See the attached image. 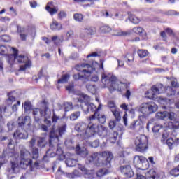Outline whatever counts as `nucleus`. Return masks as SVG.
Wrapping results in <instances>:
<instances>
[{
  "instance_id": "obj_31",
  "label": "nucleus",
  "mask_w": 179,
  "mask_h": 179,
  "mask_svg": "<svg viewBox=\"0 0 179 179\" xmlns=\"http://www.w3.org/2000/svg\"><path fill=\"white\" fill-rule=\"evenodd\" d=\"M6 51V47L3 45L0 46V55H3V54H5ZM3 62L2 60L0 59V71H3Z\"/></svg>"
},
{
  "instance_id": "obj_35",
  "label": "nucleus",
  "mask_w": 179,
  "mask_h": 179,
  "mask_svg": "<svg viewBox=\"0 0 179 179\" xmlns=\"http://www.w3.org/2000/svg\"><path fill=\"white\" fill-rule=\"evenodd\" d=\"M86 89L87 90H88V92H90L92 94H94V93H96V91L97 90L96 88V85H91V84H87Z\"/></svg>"
},
{
  "instance_id": "obj_44",
  "label": "nucleus",
  "mask_w": 179,
  "mask_h": 179,
  "mask_svg": "<svg viewBox=\"0 0 179 179\" xmlns=\"http://www.w3.org/2000/svg\"><path fill=\"white\" fill-rule=\"evenodd\" d=\"M167 118H169V120H170L172 122L176 121V120H177V115H176L174 112L168 113Z\"/></svg>"
},
{
  "instance_id": "obj_6",
  "label": "nucleus",
  "mask_w": 179,
  "mask_h": 179,
  "mask_svg": "<svg viewBox=\"0 0 179 179\" xmlns=\"http://www.w3.org/2000/svg\"><path fill=\"white\" fill-rule=\"evenodd\" d=\"M14 54L9 55L8 56V63L11 65H13V62H19V64H25L24 65H22L20 67V71H26L27 68H30L31 66V61L29 59V57L24 55H18L17 56V50L14 48H12Z\"/></svg>"
},
{
  "instance_id": "obj_58",
  "label": "nucleus",
  "mask_w": 179,
  "mask_h": 179,
  "mask_svg": "<svg viewBox=\"0 0 179 179\" xmlns=\"http://www.w3.org/2000/svg\"><path fill=\"white\" fill-rule=\"evenodd\" d=\"M10 11L11 12L12 16H13V17L17 16V12L13 7L10 8Z\"/></svg>"
},
{
  "instance_id": "obj_52",
  "label": "nucleus",
  "mask_w": 179,
  "mask_h": 179,
  "mask_svg": "<svg viewBox=\"0 0 179 179\" xmlns=\"http://www.w3.org/2000/svg\"><path fill=\"white\" fill-rule=\"evenodd\" d=\"M58 120H59V117L57 116L55 114V113H54V110H53V115H52V122H54L55 124H57V122H58Z\"/></svg>"
},
{
  "instance_id": "obj_48",
  "label": "nucleus",
  "mask_w": 179,
  "mask_h": 179,
  "mask_svg": "<svg viewBox=\"0 0 179 179\" xmlns=\"http://www.w3.org/2000/svg\"><path fill=\"white\" fill-rule=\"evenodd\" d=\"M36 141V138L33 137L29 142V148L31 149L34 148Z\"/></svg>"
},
{
  "instance_id": "obj_18",
  "label": "nucleus",
  "mask_w": 179,
  "mask_h": 179,
  "mask_svg": "<svg viewBox=\"0 0 179 179\" xmlns=\"http://www.w3.org/2000/svg\"><path fill=\"white\" fill-rule=\"evenodd\" d=\"M13 136L17 139H27V138H29V134L24 131V129H22V131L17 129L14 133Z\"/></svg>"
},
{
  "instance_id": "obj_26",
  "label": "nucleus",
  "mask_w": 179,
  "mask_h": 179,
  "mask_svg": "<svg viewBox=\"0 0 179 179\" xmlns=\"http://www.w3.org/2000/svg\"><path fill=\"white\" fill-rule=\"evenodd\" d=\"M65 163L68 167H75L78 163V159H75L73 158H68L66 159Z\"/></svg>"
},
{
  "instance_id": "obj_50",
  "label": "nucleus",
  "mask_w": 179,
  "mask_h": 179,
  "mask_svg": "<svg viewBox=\"0 0 179 179\" xmlns=\"http://www.w3.org/2000/svg\"><path fill=\"white\" fill-rule=\"evenodd\" d=\"M162 129V126L159 124H156L152 127V132L157 134Z\"/></svg>"
},
{
  "instance_id": "obj_29",
  "label": "nucleus",
  "mask_w": 179,
  "mask_h": 179,
  "mask_svg": "<svg viewBox=\"0 0 179 179\" xmlns=\"http://www.w3.org/2000/svg\"><path fill=\"white\" fill-rule=\"evenodd\" d=\"M47 145V141H45V138L39 137L37 140L38 148H44Z\"/></svg>"
},
{
  "instance_id": "obj_20",
  "label": "nucleus",
  "mask_w": 179,
  "mask_h": 179,
  "mask_svg": "<svg viewBox=\"0 0 179 179\" xmlns=\"http://www.w3.org/2000/svg\"><path fill=\"white\" fill-rule=\"evenodd\" d=\"M50 30L52 31H59V30H62V24L59 22H57V20H52V23L50 25Z\"/></svg>"
},
{
  "instance_id": "obj_38",
  "label": "nucleus",
  "mask_w": 179,
  "mask_h": 179,
  "mask_svg": "<svg viewBox=\"0 0 179 179\" xmlns=\"http://www.w3.org/2000/svg\"><path fill=\"white\" fill-rule=\"evenodd\" d=\"M10 171L14 174L19 173V166H17V164H15V162H11V169Z\"/></svg>"
},
{
  "instance_id": "obj_63",
  "label": "nucleus",
  "mask_w": 179,
  "mask_h": 179,
  "mask_svg": "<svg viewBox=\"0 0 179 179\" xmlns=\"http://www.w3.org/2000/svg\"><path fill=\"white\" fill-rule=\"evenodd\" d=\"M116 123L114 121H110L109 122V128L110 129H113V128H115Z\"/></svg>"
},
{
  "instance_id": "obj_36",
  "label": "nucleus",
  "mask_w": 179,
  "mask_h": 179,
  "mask_svg": "<svg viewBox=\"0 0 179 179\" xmlns=\"http://www.w3.org/2000/svg\"><path fill=\"white\" fill-rule=\"evenodd\" d=\"M64 106L65 113H68V111H71V110L73 108V105L72 104V102H65Z\"/></svg>"
},
{
  "instance_id": "obj_15",
  "label": "nucleus",
  "mask_w": 179,
  "mask_h": 179,
  "mask_svg": "<svg viewBox=\"0 0 179 179\" xmlns=\"http://www.w3.org/2000/svg\"><path fill=\"white\" fill-rule=\"evenodd\" d=\"M120 171L122 174H123L127 178L134 177V171H132V168H131L130 165H124L120 166Z\"/></svg>"
},
{
  "instance_id": "obj_17",
  "label": "nucleus",
  "mask_w": 179,
  "mask_h": 179,
  "mask_svg": "<svg viewBox=\"0 0 179 179\" xmlns=\"http://www.w3.org/2000/svg\"><path fill=\"white\" fill-rule=\"evenodd\" d=\"M94 34H96V29L90 27L84 29V31L80 34V37L82 38H86L87 36H94Z\"/></svg>"
},
{
  "instance_id": "obj_55",
  "label": "nucleus",
  "mask_w": 179,
  "mask_h": 179,
  "mask_svg": "<svg viewBox=\"0 0 179 179\" xmlns=\"http://www.w3.org/2000/svg\"><path fill=\"white\" fill-rule=\"evenodd\" d=\"M1 40L4 41V43H8V41L10 40V37H9L8 35H3L1 36Z\"/></svg>"
},
{
  "instance_id": "obj_25",
  "label": "nucleus",
  "mask_w": 179,
  "mask_h": 179,
  "mask_svg": "<svg viewBox=\"0 0 179 179\" xmlns=\"http://www.w3.org/2000/svg\"><path fill=\"white\" fill-rule=\"evenodd\" d=\"M127 15L129 16V20H130V22H131V23H134V24H138L139 23V22H141V20H139V18H138V17L132 15V13L128 12Z\"/></svg>"
},
{
  "instance_id": "obj_61",
  "label": "nucleus",
  "mask_w": 179,
  "mask_h": 179,
  "mask_svg": "<svg viewBox=\"0 0 179 179\" xmlns=\"http://www.w3.org/2000/svg\"><path fill=\"white\" fill-rule=\"evenodd\" d=\"M17 106H20V101H17V104H14L12 107L13 111H17Z\"/></svg>"
},
{
  "instance_id": "obj_3",
  "label": "nucleus",
  "mask_w": 179,
  "mask_h": 179,
  "mask_svg": "<svg viewBox=\"0 0 179 179\" xmlns=\"http://www.w3.org/2000/svg\"><path fill=\"white\" fill-rule=\"evenodd\" d=\"M113 152L108 151H103L101 153L95 152L87 157L85 162L87 164L92 163L96 166H103L110 169L111 167V160H113Z\"/></svg>"
},
{
  "instance_id": "obj_42",
  "label": "nucleus",
  "mask_w": 179,
  "mask_h": 179,
  "mask_svg": "<svg viewBox=\"0 0 179 179\" xmlns=\"http://www.w3.org/2000/svg\"><path fill=\"white\" fill-rule=\"evenodd\" d=\"M32 149V159L37 160L38 159V148H33Z\"/></svg>"
},
{
  "instance_id": "obj_57",
  "label": "nucleus",
  "mask_w": 179,
  "mask_h": 179,
  "mask_svg": "<svg viewBox=\"0 0 179 179\" xmlns=\"http://www.w3.org/2000/svg\"><path fill=\"white\" fill-rule=\"evenodd\" d=\"M59 19H63V17H66V13L65 11H61L58 14Z\"/></svg>"
},
{
  "instance_id": "obj_34",
  "label": "nucleus",
  "mask_w": 179,
  "mask_h": 179,
  "mask_svg": "<svg viewBox=\"0 0 179 179\" xmlns=\"http://www.w3.org/2000/svg\"><path fill=\"white\" fill-rule=\"evenodd\" d=\"M136 179H157V178H156L155 174L150 175V173H148L146 177L143 175L137 174Z\"/></svg>"
},
{
  "instance_id": "obj_41",
  "label": "nucleus",
  "mask_w": 179,
  "mask_h": 179,
  "mask_svg": "<svg viewBox=\"0 0 179 179\" xmlns=\"http://www.w3.org/2000/svg\"><path fill=\"white\" fill-rule=\"evenodd\" d=\"M149 52L148 50H138V55L140 58H145V57H148Z\"/></svg>"
},
{
  "instance_id": "obj_56",
  "label": "nucleus",
  "mask_w": 179,
  "mask_h": 179,
  "mask_svg": "<svg viewBox=\"0 0 179 179\" xmlns=\"http://www.w3.org/2000/svg\"><path fill=\"white\" fill-rule=\"evenodd\" d=\"M108 106L110 108H112L111 110H116L115 108V103H114V101H109L108 103Z\"/></svg>"
},
{
  "instance_id": "obj_51",
  "label": "nucleus",
  "mask_w": 179,
  "mask_h": 179,
  "mask_svg": "<svg viewBox=\"0 0 179 179\" xmlns=\"http://www.w3.org/2000/svg\"><path fill=\"white\" fill-rule=\"evenodd\" d=\"M100 145V141L99 139L94 140L92 143V148H99Z\"/></svg>"
},
{
  "instance_id": "obj_47",
  "label": "nucleus",
  "mask_w": 179,
  "mask_h": 179,
  "mask_svg": "<svg viewBox=\"0 0 179 179\" xmlns=\"http://www.w3.org/2000/svg\"><path fill=\"white\" fill-rule=\"evenodd\" d=\"M134 33H136V34H142L143 33V28L141 27H134L133 28Z\"/></svg>"
},
{
  "instance_id": "obj_22",
  "label": "nucleus",
  "mask_w": 179,
  "mask_h": 179,
  "mask_svg": "<svg viewBox=\"0 0 179 179\" xmlns=\"http://www.w3.org/2000/svg\"><path fill=\"white\" fill-rule=\"evenodd\" d=\"M76 153L79 155L81 157H86L89 155V152L85 147L80 148V146L77 145L76 148Z\"/></svg>"
},
{
  "instance_id": "obj_13",
  "label": "nucleus",
  "mask_w": 179,
  "mask_h": 179,
  "mask_svg": "<svg viewBox=\"0 0 179 179\" xmlns=\"http://www.w3.org/2000/svg\"><path fill=\"white\" fill-rule=\"evenodd\" d=\"M90 126V122H89L88 124H86L85 122H80L78 123L75 126V130L77 131V132H83V139H86L87 138H90V136H89V133L87 132V129H89V127Z\"/></svg>"
},
{
  "instance_id": "obj_9",
  "label": "nucleus",
  "mask_w": 179,
  "mask_h": 179,
  "mask_svg": "<svg viewBox=\"0 0 179 179\" xmlns=\"http://www.w3.org/2000/svg\"><path fill=\"white\" fill-rule=\"evenodd\" d=\"M157 105L153 101H150L147 103H143L140 105L138 111L143 114V115H150V114H154L157 111Z\"/></svg>"
},
{
  "instance_id": "obj_2",
  "label": "nucleus",
  "mask_w": 179,
  "mask_h": 179,
  "mask_svg": "<svg viewBox=\"0 0 179 179\" xmlns=\"http://www.w3.org/2000/svg\"><path fill=\"white\" fill-rule=\"evenodd\" d=\"M101 64L97 62H93L92 65L89 64H78L76 65V69L78 73L74 74L73 78L74 80H82L83 79H90V76L93 72H97V69H102L104 71V60L100 61Z\"/></svg>"
},
{
  "instance_id": "obj_4",
  "label": "nucleus",
  "mask_w": 179,
  "mask_h": 179,
  "mask_svg": "<svg viewBox=\"0 0 179 179\" xmlns=\"http://www.w3.org/2000/svg\"><path fill=\"white\" fill-rule=\"evenodd\" d=\"M65 132H66V124L59 127L57 130L52 129L50 131L49 134V146L50 148L57 146L56 153H53L52 156H55V155H57V156H62V155H64V151L62 150V148H61L60 145L57 143L59 142V138L62 136Z\"/></svg>"
},
{
  "instance_id": "obj_37",
  "label": "nucleus",
  "mask_w": 179,
  "mask_h": 179,
  "mask_svg": "<svg viewBox=\"0 0 179 179\" xmlns=\"http://www.w3.org/2000/svg\"><path fill=\"white\" fill-rule=\"evenodd\" d=\"M80 117V111H76L70 115V120L71 121H76V120H78Z\"/></svg>"
},
{
  "instance_id": "obj_30",
  "label": "nucleus",
  "mask_w": 179,
  "mask_h": 179,
  "mask_svg": "<svg viewBox=\"0 0 179 179\" xmlns=\"http://www.w3.org/2000/svg\"><path fill=\"white\" fill-rule=\"evenodd\" d=\"M22 107L24 108V112L27 113V111H30L33 108V105H31V102L27 101L24 102Z\"/></svg>"
},
{
  "instance_id": "obj_24",
  "label": "nucleus",
  "mask_w": 179,
  "mask_h": 179,
  "mask_svg": "<svg viewBox=\"0 0 179 179\" xmlns=\"http://www.w3.org/2000/svg\"><path fill=\"white\" fill-rule=\"evenodd\" d=\"M52 2L48 3L45 9L48 12H49L50 15L52 16L53 15H55V13H58V8L57 7H52Z\"/></svg>"
},
{
  "instance_id": "obj_16",
  "label": "nucleus",
  "mask_w": 179,
  "mask_h": 179,
  "mask_svg": "<svg viewBox=\"0 0 179 179\" xmlns=\"http://www.w3.org/2000/svg\"><path fill=\"white\" fill-rule=\"evenodd\" d=\"M42 104L44 106V110L41 111V117H44L45 120L50 118L51 117V110L48 108V102H46L45 100L42 101Z\"/></svg>"
},
{
  "instance_id": "obj_8",
  "label": "nucleus",
  "mask_w": 179,
  "mask_h": 179,
  "mask_svg": "<svg viewBox=\"0 0 179 179\" xmlns=\"http://www.w3.org/2000/svg\"><path fill=\"white\" fill-rule=\"evenodd\" d=\"M101 82L104 85V87H108L110 93H113L114 90H120V85L117 81V77L111 74H106L104 73L101 75Z\"/></svg>"
},
{
  "instance_id": "obj_23",
  "label": "nucleus",
  "mask_w": 179,
  "mask_h": 179,
  "mask_svg": "<svg viewBox=\"0 0 179 179\" xmlns=\"http://www.w3.org/2000/svg\"><path fill=\"white\" fill-rule=\"evenodd\" d=\"M107 136H108V142L110 143H115L117 142V138H118V132L112 131L109 134L108 133Z\"/></svg>"
},
{
  "instance_id": "obj_45",
  "label": "nucleus",
  "mask_w": 179,
  "mask_h": 179,
  "mask_svg": "<svg viewBox=\"0 0 179 179\" xmlns=\"http://www.w3.org/2000/svg\"><path fill=\"white\" fill-rule=\"evenodd\" d=\"M73 19L76 22H82V20H83V15L82 14L76 13L73 15Z\"/></svg>"
},
{
  "instance_id": "obj_64",
  "label": "nucleus",
  "mask_w": 179,
  "mask_h": 179,
  "mask_svg": "<svg viewBox=\"0 0 179 179\" xmlns=\"http://www.w3.org/2000/svg\"><path fill=\"white\" fill-rule=\"evenodd\" d=\"M130 129H135L136 128V122H132L129 125Z\"/></svg>"
},
{
  "instance_id": "obj_10",
  "label": "nucleus",
  "mask_w": 179,
  "mask_h": 179,
  "mask_svg": "<svg viewBox=\"0 0 179 179\" xmlns=\"http://www.w3.org/2000/svg\"><path fill=\"white\" fill-rule=\"evenodd\" d=\"M134 143L136 152L145 153L148 150V137L146 136L141 135L137 136Z\"/></svg>"
},
{
  "instance_id": "obj_60",
  "label": "nucleus",
  "mask_w": 179,
  "mask_h": 179,
  "mask_svg": "<svg viewBox=\"0 0 179 179\" xmlns=\"http://www.w3.org/2000/svg\"><path fill=\"white\" fill-rule=\"evenodd\" d=\"M17 33H20V34H22V33L24 32V28L20 27V25H17Z\"/></svg>"
},
{
  "instance_id": "obj_7",
  "label": "nucleus",
  "mask_w": 179,
  "mask_h": 179,
  "mask_svg": "<svg viewBox=\"0 0 179 179\" xmlns=\"http://www.w3.org/2000/svg\"><path fill=\"white\" fill-rule=\"evenodd\" d=\"M99 124H106V122H101V121H99L94 123L90 122V126L87 129V133L90 138L92 136H94L96 134L101 136V138H106L107 135H108V129L107 127Z\"/></svg>"
},
{
  "instance_id": "obj_46",
  "label": "nucleus",
  "mask_w": 179,
  "mask_h": 179,
  "mask_svg": "<svg viewBox=\"0 0 179 179\" xmlns=\"http://www.w3.org/2000/svg\"><path fill=\"white\" fill-rule=\"evenodd\" d=\"M164 15H166V16H173L174 15H179V13L174 10H169L164 13Z\"/></svg>"
},
{
  "instance_id": "obj_21",
  "label": "nucleus",
  "mask_w": 179,
  "mask_h": 179,
  "mask_svg": "<svg viewBox=\"0 0 179 179\" xmlns=\"http://www.w3.org/2000/svg\"><path fill=\"white\" fill-rule=\"evenodd\" d=\"M79 169L85 174V178L93 179V171H90L83 166H79Z\"/></svg>"
},
{
  "instance_id": "obj_49",
  "label": "nucleus",
  "mask_w": 179,
  "mask_h": 179,
  "mask_svg": "<svg viewBox=\"0 0 179 179\" xmlns=\"http://www.w3.org/2000/svg\"><path fill=\"white\" fill-rule=\"evenodd\" d=\"M166 145L169 146V149H171L173 145H174V138H170L166 140Z\"/></svg>"
},
{
  "instance_id": "obj_14",
  "label": "nucleus",
  "mask_w": 179,
  "mask_h": 179,
  "mask_svg": "<svg viewBox=\"0 0 179 179\" xmlns=\"http://www.w3.org/2000/svg\"><path fill=\"white\" fill-rule=\"evenodd\" d=\"M31 124V119H30L29 116H20L17 120L18 127L21 128V129H24V125H28L30 127Z\"/></svg>"
},
{
  "instance_id": "obj_62",
  "label": "nucleus",
  "mask_w": 179,
  "mask_h": 179,
  "mask_svg": "<svg viewBox=\"0 0 179 179\" xmlns=\"http://www.w3.org/2000/svg\"><path fill=\"white\" fill-rule=\"evenodd\" d=\"M72 36H73V31H72V30L69 31L66 34V36L67 37V38H71V37H72Z\"/></svg>"
},
{
  "instance_id": "obj_53",
  "label": "nucleus",
  "mask_w": 179,
  "mask_h": 179,
  "mask_svg": "<svg viewBox=\"0 0 179 179\" xmlns=\"http://www.w3.org/2000/svg\"><path fill=\"white\" fill-rule=\"evenodd\" d=\"M7 127L8 128V129L10 131H12V129H13V128H15V122H9L8 124H7Z\"/></svg>"
},
{
  "instance_id": "obj_39",
  "label": "nucleus",
  "mask_w": 179,
  "mask_h": 179,
  "mask_svg": "<svg viewBox=\"0 0 179 179\" xmlns=\"http://www.w3.org/2000/svg\"><path fill=\"white\" fill-rule=\"evenodd\" d=\"M107 174H108V171L106 169H99L96 172L97 177H103V176H106Z\"/></svg>"
},
{
  "instance_id": "obj_5",
  "label": "nucleus",
  "mask_w": 179,
  "mask_h": 179,
  "mask_svg": "<svg viewBox=\"0 0 179 179\" xmlns=\"http://www.w3.org/2000/svg\"><path fill=\"white\" fill-rule=\"evenodd\" d=\"M30 152L26 148H22L20 150V157L21 161L20 162V167L21 169H27L29 166L30 171H36L37 169H40V163L38 161H35L33 164V160L30 159Z\"/></svg>"
},
{
  "instance_id": "obj_11",
  "label": "nucleus",
  "mask_w": 179,
  "mask_h": 179,
  "mask_svg": "<svg viewBox=\"0 0 179 179\" xmlns=\"http://www.w3.org/2000/svg\"><path fill=\"white\" fill-rule=\"evenodd\" d=\"M133 164L136 169L140 170H146L149 167V161L143 156L135 155L134 157Z\"/></svg>"
},
{
  "instance_id": "obj_28",
  "label": "nucleus",
  "mask_w": 179,
  "mask_h": 179,
  "mask_svg": "<svg viewBox=\"0 0 179 179\" xmlns=\"http://www.w3.org/2000/svg\"><path fill=\"white\" fill-rule=\"evenodd\" d=\"M167 115H169V112L167 111L158 112L156 114V118L157 120H166Z\"/></svg>"
},
{
  "instance_id": "obj_54",
  "label": "nucleus",
  "mask_w": 179,
  "mask_h": 179,
  "mask_svg": "<svg viewBox=\"0 0 179 179\" xmlns=\"http://www.w3.org/2000/svg\"><path fill=\"white\" fill-rule=\"evenodd\" d=\"M102 15L105 16V17H113V14H110L107 10H103Z\"/></svg>"
},
{
  "instance_id": "obj_1",
  "label": "nucleus",
  "mask_w": 179,
  "mask_h": 179,
  "mask_svg": "<svg viewBox=\"0 0 179 179\" xmlns=\"http://www.w3.org/2000/svg\"><path fill=\"white\" fill-rule=\"evenodd\" d=\"M79 103H81L80 107L85 114H89V113H94L88 117V122L91 124L94 122H106L107 117L106 115H101L99 111L101 110L102 105L99 103L97 107L94 103H90V96L87 94H81L78 98Z\"/></svg>"
},
{
  "instance_id": "obj_59",
  "label": "nucleus",
  "mask_w": 179,
  "mask_h": 179,
  "mask_svg": "<svg viewBox=\"0 0 179 179\" xmlns=\"http://www.w3.org/2000/svg\"><path fill=\"white\" fill-rule=\"evenodd\" d=\"M171 174H172V176H173L174 177H178L179 176V171H176V168L173 169L171 171Z\"/></svg>"
},
{
  "instance_id": "obj_12",
  "label": "nucleus",
  "mask_w": 179,
  "mask_h": 179,
  "mask_svg": "<svg viewBox=\"0 0 179 179\" xmlns=\"http://www.w3.org/2000/svg\"><path fill=\"white\" fill-rule=\"evenodd\" d=\"M10 146H12V140L9 141L8 145V148L3 152V154L0 157L1 164H5V163H8V159L9 157H13V156H15V150L10 149Z\"/></svg>"
},
{
  "instance_id": "obj_32",
  "label": "nucleus",
  "mask_w": 179,
  "mask_h": 179,
  "mask_svg": "<svg viewBox=\"0 0 179 179\" xmlns=\"http://www.w3.org/2000/svg\"><path fill=\"white\" fill-rule=\"evenodd\" d=\"M41 111H43V109L40 108H34L33 110L32 114L34 116L35 120L37 122L40 121V119L36 116L38 115V114H40V116L41 117Z\"/></svg>"
},
{
  "instance_id": "obj_40",
  "label": "nucleus",
  "mask_w": 179,
  "mask_h": 179,
  "mask_svg": "<svg viewBox=\"0 0 179 179\" xmlns=\"http://www.w3.org/2000/svg\"><path fill=\"white\" fill-rule=\"evenodd\" d=\"M111 27L108 25H102L100 27V31L101 33H110Z\"/></svg>"
},
{
  "instance_id": "obj_19",
  "label": "nucleus",
  "mask_w": 179,
  "mask_h": 179,
  "mask_svg": "<svg viewBox=\"0 0 179 179\" xmlns=\"http://www.w3.org/2000/svg\"><path fill=\"white\" fill-rule=\"evenodd\" d=\"M151 90L155 94H162V93H163L166 89L162 84H159L158 85H153Z\"/></svg>"
},
{
  "instance_id": "obj_27",
  "label": "nucleus",
  "mask_w": 179,
  "mask_h": 179,
  "mask_svg": "<svg viewBox=\"0 0 179 179\" xmlns=\"http://www.w3.org/2000/svg\"><path fill=\"white\" fill-rule=\"evenodd\" d=\"M168 127L171 129H179V120H178V119H176V120H173V122H169L168 123Z\"/></svg>"
},
{
  "instance_id": "obj_33",
  "label": "nucleus",
  "mask_w": 179,
  "mask_h": 179,
  "mask_svg": "<svg viewBox=\"0 0 179 179\" xmlns=\"http://www.w3.org/2000/svg\"><path fill=\"white\" fill-rule=\"evenodd\" d=\"M71 76L69 74H64L62 76V78L57 80V83H66L69 80Z\"/></svg>"
},
{
  "instance_id": "obj_43",
  "label": "nucleus",
  "mask_w": 179,
  "mask_h": 179,
  "mask_svg": "<svg viewBox=\"0 0 179 179\" xmlns=\"http://www.w3.org/2000/svg\"><path fill=\"white\" fill-rule=\"evenodd\" d=\"M115 120L117 121H121V115H120V112L117 110V109L111 110Z\"/></svg>"
}]
</instances>
